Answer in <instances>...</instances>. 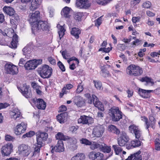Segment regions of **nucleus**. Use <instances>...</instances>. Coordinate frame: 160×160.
<instances>
[{"instance_id": "f257e3e1", "label": "nucleus", "mask_w": 160, "mask_h": 160, "mask_svg": "<svg viewBox=\"0 0 160 160\" xmlns=\"http://www.w3.org/2000/svg\"><path fill=\"white\" fill-rule=\"evenodd\" d=\"M3 36H7L9 38H11L12 37V41L10 44L8 43L9 42L8 39L9 38L7 37L5 38V41L7 43L5 44V45L8 46L9 47L12 48H16L17 47V44L18 43V36L17 34H15L14 32V30L12 28H9L7 30V31H5V32L3 33Z\"/></svg>"}, {"instance_id": "f03ea898", "label": "nucleus", "mask_w": 160, "mask_h": 160, "mask_svg": "<svg viewBox=\"0 0 160 160\" xmlns=\"http://www.w3.org/2000/svg\"><path fill=\"white\" fill-rule=\"evenodd\" d=\"M127 73L131 76H139L143 73L142 68L138 66L131 64L128 66L126 69Z\"/></svg>"}, {"instance_id": "7ed1b4c3", "label": "nucleus", "mask_w": 160, "mask_h": 160, "mask_svg": "<svg viewBox=\"0 0 160 160\" xmlns=\"http://www.w3.org/2000/svg\"><path fill=\"white\" fill-rule=\"evenodd\" d=\"M49 26L46 21H39L33 28H32V32L34 33L36 32L48 31L49 30Z\"/></svg>"}, {"instance_id": "20e7f679", "label": "nucleus", "mask_w": 160, "mask_h": 160, "mask_svg": "<svg viewBox=\"0 0 160 160\" xmlns=\"http://www.w3.org/2000/svg\"><path fill=\"white\" fill-rule=\"evenodd\" d=\"M108 114L112 120L114 122H117L122 118L121 112L118 107H113L108 111Z\"/></svg>"}, {"instance_id": "39448f33", "label": "nucleus", "mask_w": 160, "mask_h": 160, "mask_svg": "<svg viewBox=\"0 0 160 160\" xmlns=\"http://www.w3.org/2000/svg\"><path fill=\"white\" fill-rule=\"evenodd\" d=\"M52 69L48 65H45L38 68V73L43 78H49L52 74Z\"/></svg>"}, {"instance_id": "423d86ee", "label": "nucleus", "mask_w": 160, "mask_h": 160, "mask_svg": "<svg viewBox=\"0 0 160 160\" xmlns=\"http://www.w3.org/2000/svg\"><path fill=\"white\" fill-rule=\"evenodd\" d=\"M30 147L24 144L20 145L18 147V154L21 156L27 157L31 152Z\"/></svg>"}, {"instance_id": "0eeeda50", "label": "nucleus", "mask_w": 160, "mask_h": 160, "mask_svg": "<svg viewBox=\"0 0 160 160\" xmlns=\"http://www.w3.org/2000/svg\"><path fill=\"white\" fill-rule=\"evenodd\" d=\"M40 18V12L38 11H36L30 13L28 16V20L32 26V28L35 26L39 22Z\"/></svg>"}, {"instance_id": "6e6552de", "label": "nucleus", "mask_w": 160, "mask_h": 160, "mask_svg": "<svg viewBox=\"0 0 160 160\" xmlns=\"http://www.w3.org/2000/svg\"><path fill=\"white\" fill-rule=\"evenodd\" d=\"M4 70L6 73L14 75L18 73V68L12 63H8L5 65Z\"/></svg>"}, {"instance_id": "1a4fd4ad", "label": "nucleus", "mask_w": 160, "mask_h": 160, "mask_svg": "<svg viewBox=\"0 0 160 160\" xmlns=\"http://www.w3.org/2000/svg\"><path fill=\"white\" fill-rule=\"evenodd\" d=\"M13 146L12 144L8 143L2 146L1 148V153L3 156L9 155L12 151Z\"/></svg>"}, {"instance_id": "9d476101", "label": "nucleus", "mask_w": 160, "mask_h": 160, "mask_svg": "<svg viewBox=\"0 0 160 160\" xmlns=\"http://www.w3.org/2000/svg\"><path fill=\"white\" fill-rule=\"evenodd\" d=\"M104 131V129L102 126H95L92 130V135L95 137H101L102 136Z\"/></svg>"}, {"instance_id": "9b49d317", "label": "nucleus", "mask_w": 160, "mask_h": 160, "mask_svg": "<svg viewBox=\"0 0 160 160\" xmlns=\"http://www.w3.org/2000/svg\"><path fill=\"white\" fill-rule=\"evenodd\" d=\"M27 124L24 122H22L21 123L18 124L14 129L15 134L19 135L24 133L27 129Z\"/></svg>"}, {"instance_id": "f8f14e48", "label": "nucleus", "mask_w": 160, "mask_h": 160, "mask_svg": "<svg viewBox=\"0 0 160 160\" xmlns=\"http://www.w3.org/2000/svg\"><path fill=\"white\" fill-rule=\"evenodd\" d=\"M128 137L126 133L124 132H122L120 136L118 139V144L121 147L124 146L128 141Z\"/></svg>"}, {"instance_id": "ddd939ff", "label": "nucleus", "mask_w": 160, "mask_h": 160, "mask_svg": "<svg viewBox=\"0 0 160 160\" xmlns=\"http://www.w3.org/2000/svg\"><path fill=\"white\" fill-rule=\"evenodd\" d=\"M93 122V119L92 118L85 115L81 116L78 120V123L82 124H90Z\"/></svg>"}, {"instance_id": "4468645a", "label": "nucleus", "mask_w": 160, "mask_h": 160, "mask_svg": "<svg viewBox=\"0 0 160 160\" xmlns=\"http://www.w3.org/2000/svg\"><path fill=\"white\" fill-rule=\"evenodd\" d=\"M37 142L43 144V142L46 141L48 138V134L45 132L38 131L37 134Z\"/></svg>"}, {"instance_id": "2eb2a0df", "label": "nucleus", "mask_w": 160, "mask_h": 160, "mask_svg": "<svg viewBox=\"0 0 160 160\" xmlns=\"http://www.w3.org/2000/svg\"><path fill=\"white\" fill-rule=\"evenodd\" d=\"M32 101L36 104L37 108L39 109L44 110L46 107V103L42 99L33 98Z\"/></svg>"}, {"instance_id": "dca6fc26", "label": "nucleus", "mask_w": 160, "mask_h": 160, "mask_svg": "<svg viewBox=\"0 0 160 160\" xmlns=\"http://www.w3.org/2000/svg\"><path fill=\"white\" fill-rule=\"evenodd\" d=\"M89 158L92 160H101L103 159V154L100 152H96L92 151L89 152L88 155Z\"/></svg>"}, {"instance_id": "f3484780", "label": "nucleus", "mask_w": 160, "mask_h": 160, "mask_svg": "<svg viewBox=\"0 0 160 160\" xmlns=\"http://www.w3.org/2000/svg\"><path fill=\"white\" fill-rule=\"evenodd\" d=\"M29 86L25 84L20 89L22 94L27 98H30L32 97L31 91L29 89Z\"/></svg>"}, {"instance_id": "a211bd4d", "label": "nucleus", "mask_w": 160, "mask_h": 160, "mask_svg": "<svg viewBox=\"0 0 160 160\" xmlns=\"http://www.w3.org/2000/svg\"><path fill=\"white\" fill-rule=\"evenodd\" d=\"M93 99L92 102L94 106L98 108V109L101 111L104 110V108L103 105L99 101L97 97L94 95H92Z\"/></svg>"}, {"instance_id": "6ab92c4d", "label": "nucleus", "mask_w": 160, "mask_h": 160, "mask_svg": "<svg viewBox=\"0 0 160 160\" xmlns=\"http://www.w3.org/2000/svg\"><path fill=\"white\" fill-rule=\"evenodd\" d=\"M56 152H61L64 151V147L63 142L62 140H58L57 143L55 147L52 148L51 152L53 153L54 150Z\"/></svg>"}, {"instance_id": "aec40b11", "label": "nucleus", "mask_w": 160, "mask_h": 160, "mask_svg": "<svg viewBox=\"0 0 160 160\" xmlns=\"http://www.w3.org/2000/svg\"><path fill=\"white\" fill-rule=\"evenodd\" d=\"M10 115L11 118L15 120L21 117V112L17 108H15L10 112Z\"/></svg>"}, {"instance_id": "412c9836", "label": "nucleus", "mask_w": 160, "mask_h": 160, "mask_svg": "<svg viewBox=\"0 0 160 160\" xmlns=\"http://www.w3.org/2000/svg\"><path fill=\"white\" fill-rule=\"evenodd\" d=\"M141 145V142L139 140H134L132 141L130 143L127 144L126 148L129 149L136 147H138Z\"/></svg>"}, {"instance_id": "4be33fe9", "label": "nucleus", "mask_w": 160, "mask_h": 160, "mask_svg": "<svg viewBox=\"0 0 160 160\" xmlns=\"http://www.w3.org/2000/svg\"><path fill=\"white\" fill-rule=\"evenodd\" d=\"M42 144L40 143L37 142L33 146V148L34 150L33 152V156L38 155L39 156L41 148L42 146Z\"/></svg>"}, {"instance_id": "5701e85b", "label": "nucleus", "mask_w": 160, "mask_h": 160, "mask_svg": "<svg viewBox=\"0 0 160 160\" xmlns=\"http://www.w3.org/2000/svg\"><path fill=\"white\" fill-rule=\"evenodd\" d=\"M73 102L78 107H82L85 104L84 102L80 97L76 96L75 97Z\"/></svg>"}, {"instance_id": "b1692460", "label": "nucleus", "mask_w": 160, "mask_h": 160, "mask_svg": "<svg viewBox=\"0 0 160 160\" xmlns=\"http://www.w3.org/2000/svg\"><path fill=\"white\" fill-rule=\"evenodd\" d=\"M25 68L28 70L34 69L36 68V65L35 64V62L33 60L28 61L25 64Z\"/></svg>"}, {"instance_id": "393cba45", "label": "nucleus", "mask_w": 160, "mask_h": 160, "mask_svg": "<svg viewBox=\"0 0 160 160\" xmlns=\"http://www.w3.org/2000/svg\"><path fill=\"white\" fill-rule=\"evenodd\" d=\"M58 121L61 123H63L66 121L67 114L66 112L60 113L57 116Z\"/></svg>"}, {"instance_id": "a878e982", "label": "nucleus", "mask_w": 160, "mask_h": 160, "mask_svg": "<svg viewBox=\"0 0 160 160\" xmlns=\"http://www.w3.org/2000/svg\"><path fill=\"white\" fill-rule=\"evenodd\" d=\"M71 10L70 8L66 7L62 10L61 12V15L66 18H69L71 16L70 13Z\"/></svg>"}, {"instance_id": "bb28decb", "label": "nucleus", "mask_w": 160, "mask_h": 160, "mask_svg": "<svg viewBox=\"0 0 160 160\" xmlns=\"http://www.w3.org/2000/svg\"><path fill=\"white\" fill-rule=\"evenodd\" d=\"M152 90H145L139 88L138 90L139 93L140 95L142 97L147 98L149 96L148 93L152 92Z\"/></svg>"}, {"instance_id": "cd10ccee", "label": "nucleus", "mask_w": 160, "mask_h": 160, "mask_svg": "<svg viewBox=\"0 0 160 160\" xmlns=\"http://www.w3.org/2000/svg\"><path fill=\"white\" fill-rule=\"evenodd\" d=\"M42 2L39 0H34L31 2V6L30 9L32 11H33L38 7L41 4Z\"/></svg>"}, {"instance_id": "c85d7f7f", "label": "nucleus", "mask_w": 160, "mask_h": 160, "mask_svg": "<svg viewBox=\"0 0 160 160\" xmlns=\"http://www.w3.org/2000/svg\"><path fill=\"white\" fill-rule=\"evenodd\" d=\"M3 10L5 12L10 16H12L15 13L13 9L10 7L4 6Z\"/></svg>"}, {"instance_id": "c756f323", "label": "nucleus", "mask_w": 160, "mask_h": 160, "mask_svg": "<svg viewBox=\"0 0 160 160\" xmlns=\"http://www.w3.org/2000/svg\"><path fill=\"white\" fill-rule=\"evenodd\" d=\"M108 129L109 131L117 135L120 133V130L114 125H110L108 126Z\"/></svg>"}, {"instance_id": "7c9ffc66", "label": "nucleus", "mask_w": 160, "mask_h": 160, "mask_svg": "<svg viewBox=\"0 0 160 160\" xmlns=\"http://www.w3.org/2000/svg\"><path fill=\"white\" fill-rule=\"evenodd\" d=\"M73 86L70 84H66L62 89V92H60V96L61 97H62L64 94H66L68 93V91H66V89L69 90L72 88Z\"/></svg>"}, {"instance_id": "2f4dec72", "label": "nucleus", "mask_w": 160, "mask_h": 160, "mask_svg": "<svg viewBox=\"0 0 160 160\" xmlns=\"http://www.w3.org/2000/svg\"><path fill=\"white\" fill-rule=\"evenodd\" d=\"M71 33L76 38H78L79 37V35L81 33V30L78 28H72Z\"/></svg>"}, {"instance_id": "473e14b6", "label": "nucleus", "mask_w": 160, "mask_h": 160, "mask_svg": "<svg viewBox=\"0 0 160 160\" xmlns=\"http://www.w3.org/2000/svg\"><path fill=\"white\" fill-rule=\"evenodd\" d=\"M139 80L142 82H146L147 83L146 84V85H147L148 84H150L152 86L154 84L153 80L151 79V78L147 77L141 78H140Z\"/></svg>"}, {"instance_id": "72a5a7b5", "label": "nucleus", "mask_w": 160, "mask_h": 160, "mask_svg": "<svg viewBox=\"0 0 160 160\" xmlns=\"http://www.w3.org/2000/svg\"><path fill=\"white\" fill-rule=\"evenodd\" d=\"M57 27L58 29V33L60 39L64 35L65 30L63 26H61L59 24L57 25Z\"/></svg>"}, {"instance_id": "f704fd0d", "label": "nucleus", "mask_w": 160, "mask_h": 160, "mask_svg": "<svg viewBox=\"0 0 160 160\" xmlns=\"http://www.w3.org/2000/svg\"><path fill=\"white\" fill-rule=\"evenodd\" d=\"M56 138L57 139L59 140H67L68 139V137L67 136H65L61 132H58L55 136Z\"/></svg>"}, {"instance_id": "c9c22d12", "label": "nucleus", "mask_w": 160, "mask_h": 160, "mask_svg": "<svg viewBox=\"0 0 160 160\" xmlns=\"http://www.w3.org/2000/svg\"><path fill=\"white\" fill-rule=\"evenodd\" d=\"M32 85L34 90L38 95H42V92L41 91V88L40 86L38 85L36 83H32Z\"/></svg>"}, {"instance_id": "e433bc0d", "label": "nucleus", "mask_w": 160, "mask_h": 160, "mask_svg": "<svg viewBox=\"0 0 160 160\" xmlns=\"http://www.w3.org/2000/svg\"><path fill=\"white\" fill-rule=\"evenodd\" d=\"M72 142H71L69 147L71 150L74 151L76 150L77 148V140L75 138H73L72 139Z\"/></svg>"}, {"instance_id": "4c0bfd02", "label": "nucleus", "mask_w": 160, "mask_h": 160, "mask_svg": "<svg viewBox=\"0 0 160 160\" xmlns=\"http://www.w3.org/2000/svg\"><path fill=\"white\" fill-rule=\"evenodd\" d=\"M84 155L82 153H78L72 157L71 160H82L84 158Z\"/></svg>"}, {"instance_id": "58836bf2", "label": "nucleus", "mask_w": 160, "mask_h": 160, "mask_svg": "<svg viewBox=\"0 0 160 160\" xmlns=\"http://www.w3.org/2000/svg\"><path fill=\"white\" fill-rule=\"evenodd\" d=\"M112 148H113L114 151L117 155L120 154L122 151V149L117 145H113Z\"/></svg>"}, {"instance_id": "ea45409f", "label": "nucleus", "mask_w": 160, "mask_h": 160, "mask_svg": "<svg viewBox=\"0 0 160 160\" xmlns=\"http://www.w3.org/2000/svg\"><path fill=\"white\" fill-rule=\"evenodd\" d=\"M102 144H100L96 142H93L90 145H91L90 148L92 150H94L98 148L101 149V147H102Z\"/></svg>"}, {"instance_id": "a19ab883", "label": "nucleus", "mask_w": 160, "mask_h": 160, "mask_svg": "<svg viewBox=\"0 0 160 160\" xmlns=\"http://www.w3.org/2000/svg\"><path fill=\"white\" fill-rule=\"evenodd\" d=\"M139 128L137 126L134 125H131L128 127V129L129 131L132 133H133L136 131Z\"/></svg>"}, {"instance_id": "79ce46f5", "label": "nucleus", "mask_w": 160, "mask_h": 160, "mask_svg": "<svg viewBox=\"0 0 160 160\" xmlns=\"http://www.w3.org/2000/svg\"><path fill=\"white\" fill-rule=\"evenodd\" d=\"M85 0H77L76 4L78 7L82 8L85 4Z\"/></svg>"}, {"instance_id": "37998d69", "label": "nucleus", "mask_w": 160, "mask_h": 160, "mask_svg": "<svg viewBox=\"0 0 160 160\" xmlns=\"http://www.w3.org/2000/svg\"><path fill=\"white\" fill-rule=\"evenodd\" d=\"M102 147L101 148V150L104 152L109 153L111 150L110 147L107 146H103L102 144Z\"/></svg>"}, {"instance_id": "c03bdc74", "label": "nucleus", "mask_w": 160, "mask_h": 160, "mask_svg": "<svg viewBox=\"0 0 160 160\" xmlns=\"http://www.w3.org/2000/svg\"><path fill=\"white\" fill-rule=\"evenodd\" d=\"M127 46L125 44L118 43L117 46V48L120 51H124L127 47Z\"/></svg>"}, {"instance_id": "a18cd8bd", "label": "nucleus", "mask_w": 160, "mask_h": 160, "mask_svg": "<svg viewBox=\"0 0 160 160\" xmlns=\"http://www.w3.org/2000/svg\"><path fill=\"white\" fill-rule=\"evenodd\" d=\"M35 134L34 132L30 131L29 132L24 134L22 136V138H25L26 137L30 138L33 136Z\"/></svg>"}, {"instance_id": "49530a36", "label": "nucleus", "mask_w": 160, "mask_h": 160, "mask_svg": "<svg viewBox=\"0 0 160 160\" xmlns=\"http://www.w3.org/2000/svg\"><path fill=\"white\" fill-rule=\"evenodd\" d=\"M155 122L150 121H149V122L148 121V123L146 125V128L147 129H148L149 127H151L152 128H155Z\"/></svg>"}, {"instance_id": "de8ad7c7", "label": "nucleus", "mask_w": 160, "mask_h": 160, "mask_svg": "<svg viewBox=\"0 0 160 160\" xmlns=\"http://www.w3.org/2000/svg\"><path fill=\"white\" fill-rule=\"evenodd\" d=\"M94 86L97 89L100 90L102 87V85L101 82L98 81H93Z\"/></svg>"}, {"instance_id": "09e8293b", "label": "nucleus", "mask_w": 160, "mask_h": 160, "mask_svg": "<svg viewBox=\"0 0 160 160\" xmlns=\"http://www.w3.org/2000/svg\"><path fill=\"white\" fill-rule=\"evenodd\" d=\"M112 49V48L108 47L107 48H101L99 49V51H102L103 52L108 53Z\"/></svg>"}, {"instance_id": "8fccbe9b", "label": "nucleus", "mask_w": 160, "mask_h": 160, "mask_svg": "<svg viewBox=\"0 0 160 160\" xmlns=\"http://www.w3.org/2000/svg\"><path fill=\"white\" fill-rule=\"evenodd\" d=\"M85 96L86 98L88 99V102L89 104H92V97L91 96L90 94L88 93H86L85 94Z\"/></svg>"}, {"instance_id": "3c124183", "label": "nucleus", "mask_w": 160, "mask_h": 160, "mask_svg": "<svg viewBox=\"0 0 160 160\" xmlns=\"http://www.w3.org/2000/svg\"><path fill=\"white\" fill-rule=\"evenodd\" d=\"M135 138L137 139H139L141 135V132L139 129L135 132L134 133Z\"/></svg>"}, {"instance_id": "603ef678", "label": "nucleus", "mask_w": 160, "mask_h": 160, "mask_svg": "<svg viewBox=\"0 0 160 160\" xmlns=\"http://www.w3.org/2000/svg\"><path fill=\"white\" fill-rule=\"evenodd\" d=\"M5 139L7 141H13L15 140V138L10 135H7L5 136Z\"/></svg>"}, {"instance_id": "864d4df0", "label": "nucleus", "mask_w": 160, "mask_h": 160, "mask_svg": "<svg viewBox=\"0 0 160 160\" xmlns=\"http://www.w3.org/2000/svg\"><path fill=\"white\" fill-rule=\"evenodd\" d=\"M141 152L138 151L136 153L132 154L133 156V158L135 159H142L141 156L140 155Z\"/></svg>"}, {"instance_id": "5fc2aeb1", "label": "nucleus", "mask_w": 160, "mask_h": 160, "mask_svg": "<svg viewBox=\"0 0 160 160\" xmlns=\"http://www.w3.org/2000/svg\"><path fill=\"white\" fill-rule=\"evenodd\" d=\"M151 4L150 2L146 1L143 3L142 5V7L143 8H148L150 7Z\"/></svg>"}, {"instance_id": "6e6d98bb", "label": "nucleus", "mask_w": 160, "mask_h": 160, "mask_svg": "<svg viewBox=\"0 0 160 160\" xmlns=\"http://www.w3.org/2000/svg\"><path fill=\"white\" fill-rule=\"evenodd\" d=\"M82 17V14L80 12H77L75 13L74 15V18L78 21L81 20Z\"/></svg>"}, {"instance_id": "4d7b16f0", "label": "nucleus", "mask_w": 160, "mask_h": 160, "mask_svg": "<svg viewBox=\"0 0 160 160\" xmlns=\"http://www.w3.org/2000/svg\"><path fill=\"white\" fill-rule=\"evenodd\" d=\"M102 16L98 18L95 22V26L98 27L102 23Z\"/></svg>"}, {"instance_id": "13d9d810", "label": "nucleus", "mask_w": 160, "mask_h": 160, "mask_svg": "<svg viewBox=\"0 0 160 160\" xmlns=\"http://www.w3.org/2000/svg\"><path fill=\"white\" fill-rule=\"evenodd\" d=\"M48 60L51 64L53 65H55L56 64V60L53 58L50 57H48Z\"/></svg>"}, {"instance_id": "bf43d9fd", "label": "nucleus", "mask_w": 160, "mask_h": 160, "mask_svg": "<svg viewBox=\"0 0 160 160\" xmlns=\"http://www.w3.org/2000/svg\"><path fill=\"white\" fill-rule=\"evenodd\" d=\"M82 143L86 144V145H90L91 144V142L89 140L86 139H83L81 140Z\"/></svg>"}, {"instance_id": "052dcab7", "label": "nucleus", "mask_w": 160, "mask_h": 160, "mask_svg": "<svg viewBox=\"0 0 160 160\" xmlns=\"http://www.w3.org/2000/svg\"><path fill=\"white\" fill-rule=\"evenodd\" d=\"M91 3L88 0H85V4H84V7L83 8L87 9L90 7Z\"/></svg>"}, {"instance_id": "680f3d73", "label": "nucleus", "mask_w": 160, "mask_h": 160, "mask_svg": "<svg viewBox=\"0 0 160 160\" xmlns=\"http://www.w3.org/2000/svg\"><path fill=\"white\" fill-rule=\"evenodd\" d=\"M9 105V104L7 103H0V110L2 109L6 108Z\"/></svg>"}, {"instance_id": "e2e57ef3", "label": "nucleus", "mask_w": 160, "mask_h": 160, "mask_svg": "<svg viewBox=\"0 0 160 160\" xmlns=\"http://www.w3.org/2000/svg\"><path fill=\"white\" fill-rule=\"evenodd\" d=\"M141 19V18L139 17H133L132 18V21L134 23H136L137 22H139Z\"/></svg>"}, {"instance_id": "0e129e2a", "label": "nucleus", "mask_w": 160, "mask_h": 160, "mask_svg": "<svg viewBox=\"0 0 160 160\" xmlns=\"http://www.w3.org/2000/svg\"><path fill=\"white\" fill-rule=\"evenodd\" d=\"M58 65L60 69L63 72L65 71V69L64 65L62 64V63L60 61H59L58 63Z\"/></svg>"}, {"instance_id": "69168bd1", "label": "nucleus", "mask_w": 160, "mask_h": 160, "mask_svg": "<svg viewBox=\"0 0 160 160\" xmlns=\"http://www.w3.org/2000/svg\"><path fill=\"white\" fill-rule=\"evenodd\" d=\"M155 45V44L153 43H148L147 42H145L143 45V46L145 47H150L151 48H153Z\"/></svg>"}, {"instance_id": "338daca9", "label": "nucleus", "mask_w": 160, "mask_h": 160, "mask_svg": "<svg viewBox=\"0 0 160 160\" xmlns=\"http://www.w3.org/2000/svg\"><path fill=\"white\" fill-rule=\"evenodd\" d=\"M83 90V88L81 84H79L78 87L77 91L78 93H80Z\"/></svg>"}, {"instance_id": "774afa93", "label": "nucleus", "mask_w": 160, "mask_h": 160, "mask_svg": "<svg viewBox=\"0 0 160 160\" xmlns=\"http://www.w3.org/2000/svg\"><path fill=\"white\" fill-rule=\"evenodd\" d=\"M62 55L64 58L66 59H68V57L67 54V52L66 51H62Z\"/></svg>"}]
</instances>
